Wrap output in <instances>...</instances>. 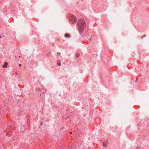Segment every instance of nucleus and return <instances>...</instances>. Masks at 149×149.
<instances>
[{"label": "nucleus", "instance_id": "f257e3e1", "mask_svg": "<svg viewBox=\"0 0 149 149\" xmlns=\"http://www.w3.org/2000/svg\"><path fill=\"white\" fill-rule=\"evenodd\" d=\"M86 24L83 19H81L78 21V28L79 30L81 31L86 26Z\"/></svg>", "mask_w": 149, "mask_h": 149}, {"label": "nucleus", "instance_id": "423d86ee", "mask_svg": "<svg viewBox=\"0 0 149 149\" xmlns=\"http://www.w3.org/2000/svg\"><path fill=\"white\" fill-rule=\"evenodd\" d=\"M19 66H22L21 64H19Z\"/></svg>", "mask_w": 149, "mask_h": 149}, {"label": "nucleus", "instance_id": "20e7f679", "mask_svg": "<svg viewBox=\"0 0 149 149\" xmlns=\"http://www.w3.org/2000/svg\"><path fill=\"white\" fill-rule=\"evenodd\" d=\"M8 65V63L7 62H5L3 65V67L4 68H6L7 67Z\"/></svg>", "mask_w": 149, "mask_h": 149}, {"label": "nucleus", "instance_id": "39448f33", "mask_svg": "<svg viewBox=\"0 0 149 149\" xmlns=\"http://www.w3.org/2000/svg\"><path fill=\"white\" fill-rule=\"evenodd\" d=\"M57 64L59 66H60L61 65V64L60 63H58Z\"/></svg>", "mask_w": 149, "mask_h": 149}, {"label": "nucleus", "instance_id": "f03ea898", "mask_svg": "<svg viewBox=\"0 0 149 149\" xmlns=\"http://www.w3.org/2000/svg\"><path fill=\"white\" fill-rule=\"evenodd\" d=\"M76 19V17L74 15L71 16L69 18L70 21L72 22H75Z\"/></svg>", "mask_w": 149, "mask_h": 149}, {"label": "nucleus", "instance_id": "0eeeda50", "mask_svg": "<svg viewBox=\"0 0 149 149\" xmlns=\"http://www.w3.org/2000/svg\"><path fill=\"white\" fill-rule=\"evenodd\" d=\"M70 134H72V132H70Z\"/></svg>", "mask_w": 149, "mask_h": 149}, {"label": "nucleus", "instance_id": "6e6552de", "mask_svg": "<svg viewBox=\"0 0 149 149\" xmlns=\"http://www.w3.org/2000/svg\"><path fill=\"white\" fill-rule=\"evenodd\" d=\"M0 38H1V36H0Z\"/></svg>", "mask_w": 149, "mask_h": 149}, {"label": "nucleus", "instance_id": "7ed1b4c3", "mask_svg": "<svg viewBox=\"0 0 149 149\" xmlns=\"http://www.w3.org/2000/svg\"><path fill=\"white\" fill-rule=\"evenodd\" d=\"M64 36L65 38H70L71 37L70 35L68 33H65Z\"/></svg>", "mask_w": 149, "mask_h": 149}]
</instances>
